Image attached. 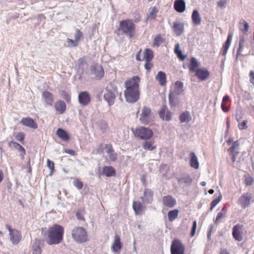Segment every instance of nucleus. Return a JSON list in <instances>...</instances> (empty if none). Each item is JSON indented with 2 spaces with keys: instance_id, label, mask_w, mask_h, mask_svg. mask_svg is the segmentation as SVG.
Here are the masks:
<instances>
[{
  "instance_id": "f257e3e1",
  "label": "nucleus",
  "mask_w": 254,
  "mask_h": 254,
  "mask_svg": "<svg viewBox=\"0 0 254 254\" xmlns=\"http://www.w3.org/2000/svg\"><path fill=\"white\" fill-rule=\"evenodd\" d=\"M64 228L63 226L55 224L50 227L45 233L46 243L49 245L59 244L63 240Z\"/></svg>"
},
{
  "instance_id": "f03ea898",
  "label": "nucleus",
  "mask_w": 254,
  "mask_h": 254,
  "mask_svg": "<svg viewBox=\"0 0 254 254\" xmlns=\"http://www.w3.org/2000/svg\"><path fill=\"white\" fill-rule=\"evenodd\" d=\"M120 29L129 39L133 37L135 35V25L130 20L121 21L120 22Z\"/></svg>"
},
{
  "instance_id": "7ed1b4c3",
  "label": "nucleus",
  "mask_w": 254,
  "mask_h": 254,
  "mask_svg": "<svg viewBox=\"0 0 254 254\" xmlns=\"http://www.w3.org/2000/svg\"><path fill=\"white\" fill-rule=\"evenodd\" d=\"M73 239L78 243H83L88 240V236L86 230L82 227L74 228L71 232Z\"/></svg>"
},
{
  "instance_id": "20e7f679",
  "label": "nucleus",
  "mask_w": 254,
  "mask_h": 254,
  "mask_svg": "<svg viewBox=\"0 0 254 254\" xmlns=\"http://www.w3.org/2000/svg\"><path fill=\"white\" fill-rule=\"evenodd\" d=\"M134 133L135 136L143 140L149 139L153 135V132L151 129L144 127L137 128Z\"/></svg>"
},
{
  "instance_id": "39448f33",
  "label": "nucleus",
  "mask_w": 254,
  "mask_h": 254,
  "mask_svg": "<svg viewBox=\"0 0 254 254\" xmlns=\"http://www.w3.org/2000/svg\"><path fill=\"white\" fill-rule=\"evenodd\" d=\"M5 227L9 231L10 240L12 244L17 245L19 244L22 239L21 232L17 229H12L8 224H6Z\"/></svg>"
},
{
  "instance_id": "423d86ee",
  "label": "nucleus",
  "mask_w": 254,
  "mask_h": 254,
  "mask_svg": "<svg viewBox=\"0 0 254 254\" xmlns=\"http://www.w3.org/2000/svg\"><path fill=\"white\" fill-rule=\"evenodd\" d=\"M118 94L117 87H113L112 89L107 88L104 94V99L107 102L109 106L113 105L115 103V100Z\"/></svg>"
},
{
  "instance_id": "0eeeda50",
  "label": "nucleus",
  "mask_w": 254,
  "mask_h": 254,
  "mask_svg": "<svg viewBox=\"0 0 254 254\" xmlns=\"http://www.w3.org/2000/svg\"><path fill=\"white\" fill-rule=\"evenodd\" d=\"M254 202L253 194L249 192H245L239 197L238 202L243 208L248 207L252 203Z\"/></svg>"
},
{
  "instance_id": "6e6552de",
  "label": "nucleus",
  "mask_w": 254,
  "mask_h": 254,
  "mask_svg": "<svg viewBox=\"0 0 254 254\" xmlns=\"http://www.w3.org/2000/svg\"><path fill=\"white\" fill-rule=\"evenodd\" d=\"M140 78L138 76H134L126 80L125 82V90L139 91Z\"/></svg>"
},
{
  "instance_id": "1a4fd4ad",
  "label": "nucleus",
  "mask_w": 254,
  "mask_h": 254,
  "mask_svg": "<svg viewBox=\"0 0 254 254\" xmlns=\"http://www.w3.org/2000/svg\"><path fill=\"white\" fill-rule=\"evenodd\" d=\"M170 250L171 254H184L185 246L180 240L176 239L173 241Z\"/></svg>"
},
{
  "instance_id": "9d476101",
  "label": "nucleus",
  "mask_w": 254,
  "mask_h": 254,
  "mask_svg": "<svg viewBox=\"0 0 254 254\" xmlns=\"http://www.w3.org/2000/svg\"><path fill=\"white\" fill-rule=\"evenodd\" d=\"M139 91L125 90V96L126 101L129 103H134L139 99Z\"/></svg>"
},
{
  "instance_id": "9b49d317",
  "label": "nucleus",
  "mask_w": 254,
  "mask_h": 254,
  "mask_svg": "<svg viewBox=\"0 0 254 254\" xmlns=\"http://www.w3.org/2000/svg\"><path fill=\"white\" fill-rule=\"evenodd\" d=\"M176 178L180 186L184 185L185 187L190 186L193 181V179L187 173H182L177 175Z\"/></svg>"
},
{
  "instance_id": "f8f14e48",
  "label": "nucleus",
  "mask_w": 254,
  "mask_h": 254,
  "mask_svg": "<svg viewBox=\"0 0 254 254\" xmlns=\"http://www.w3.org/2000/svg\"><path fill=\"white\" fill-rule=\"evenodd\" d=\"M78 102L82 106H86L91 101V97L87 91H81L78 94Z\"/></svg>"
},
{
  "instance_id": "ddd939ff",
  "label": "nucleus",
  "mask_w": 254,
  "mask_h": 254,
  "mask_svg": "<svg viewBox=\"0 0 254 254\" xmlns=\"http://www.w3.org/2000/svg\"><path fill=\"white\" fill-rule=\"evenodd\" d=\"M160 118L166 121H169L172 119V113L169 111L166 105H163L159 112Z\"/></svg>"
},
{
  "instance_id": "4468645a",
  "label": "nucleus",
  "mask_w": 254,
  "mask_h": 254,
  "mask_svg": "<svg viewBox=\"0 0 254 254\" xmlns=\"http://www.w3.org/2000/svg\"><path fill=\"white\" fill-rule=\"evenodd\" d=\"M151 113V109L146 106L143 107L139 120L142 124L148 125L149 123V115Z\"/></svg>"
},
{
  "instance_id": "2eb2a0df",
  "label": "nucleus",
  "mask_w": 254,
  "mask_h": 254,
  "mask_svg": "<svg viewBox=\"0 0 254 254\" xmlns=\"http://www.w3.org/2000/svg\"><path fill=\"white\" fill-rule=\"evenodd\" d=\"M140 198L144 204L151 203L153 200V191L149 189H145L143 191V195Z\"/></svg>"
},
{
  "instance_id": "dca6fc26",
  "label": "nucleus",
  "mask_w": 254,
  "mask_h": 254,
  "mask_svg": "<svg viewBox=\"0 0 254 254\" xmlns=\"http://www.w3.org/2000/svg\"><path fill=\"white\" fill-rule=\"evenodd\" d=\"M92 74L95 76L97 79H101L104 75V70L102 66L99 65H93L91 67Z\"/></svg>"
},
{
  "instance_id": "f3484780",
  "label": "nucleus",
  "mask_w": 254,
  "mask_h": 254,
  "mask_svg": "<svg viewBox=\"0 0 254 254\" xmlns=\"http://www.w3.org/2000/svg\"><path fill=\"white\" fill-rule=\"evenodd\" d=\"M162 202L165 206L169 208L174 207L177 203L176 199L170 195L163 196Z\"/></svg>"
},
{
  "instance_id": "a211bd4d",
  "label": "nucleus",
  "mask_w": 254,
  "mask_h": 254,
  "mask_svg": "<svg viewBox=\"0 0 254 254\" xmlns=\"http://www.w3.org/2000/svg\"><path fill=\"white\" fill-rule=\"evenodd\" d=\"M122 248L121 239L119 235L115 236L114 240L112 245V250L114 253L119 254Z\"/></svg>"
},
{
  "instance_id": "6ab92c4d",
  "label": "nucleus",
  "mask_w": 254,
  "mask_h": 254,
  "mask_svg": "<svg viewBox=\"0 0 254 254\" xmlns=\"http://www.w3.org/2000/svg\"><path fill=\"white\" fill-rule=\"evenodd\" d=\"M21 123L26 127H29L33 129H36L38 127L37 124L31 118H23L21 121Z\"/></svg>"
},
{
  "instance_id": "aec40b11",
  "label": "nucleus",
  "mask_w": 254,
  "mask_h": 254,
  "mask_svg": "<svg viewBox=\"0 0 254 254\" xmlns=\"http://www.w3.org/2000/svg\"><path fill=\"white\" fill-rule=\"evenodd\" d=\"M196 76L201 80H205L210 75V72L206 69H198L195 71Z\"/></svg>"
},
{
  "instance_id": "412c9836",
  "label": "nucleus",
  "mask_w": 254,
  "mask_h": 254,
  "mask_svg": "<svg viewBox=\"0 0 254 254\" xmlns=\"http://www.w3.org/2000/svg\"><path fill=\"white\" fill-rule=\"evenodd\" d=\"M132 208L136 214L141 215L145 209V206L139 201H133Z\"/></svg>"
},
{
  "instance_id": "4be33fe9",
  "label": "nucleus",
  "mask_w": 254,
  "mask_h": 254,
  "mask_svg": "<svg viewBox=\"0 0 254 254\" xmlns=\"http://www.w3.org/2000/svg\"><path fill=\"white\" fill-rule=\"evenodd\" d=\"M174 8L178 12H183L186 9V2L184 0H176L174 4Z\"/></svg>"
},
{
  "instance_id": "5701e85b",
  "label": "nucleus",
  "mask_w": 254,
  "mask_h": 254,
  "mask_svg": "<svg viewBox=\"0 0 254 254\" xmlns=\"http://www.w3.org/2000/svg\"><path fill=\"white\" fill-rule=\"evenodd\" d=\"M42 241L40 239H35L32 244L33 254H41L42 250L40 247Z\"/></svg>"
},
{
  "instance_id": "b1692460",
  "label": "nucleus",
  "mask_w": 254,
  "mask_h": 254,
  "mask_svg": "<svg viewBox=\"0 0 254 254\" xmlns=\"http://www.w3.org/2000/svg\"><path fill=\"white\" fill-rule=\"evenodd\" d=\"M173 29L176 35L179 36L184 32V24L178 22H174Z\"/></svg>"
},
{
  "instance_id": "393cba45",
  "label": "nucleus",
  "mask_w": 254,
  "mask_h": 254,
  "mask_svg": "<svg viewBox=\"0 0 254 254\" xmlns=\"http://www.w3.org/2000/svg\"><path fill=\"white\" fill-rule=\"evenodd\" d=\"M42 96L47 105H52L54 102V97L52 93L48 91H45L43 92Z\"/></svg>"
},
{
  "instance_id": "a878e982",
  "label": "nucleus",
  "mask_w": 254,
  "mask_h": 254,
  "mask_svg": "<svg viewBox=\"0 0 254 254\" xmlns=\"http://www.w3.org/2000/svg\"><path fill=\"white\" fill-rule=\"evenodd\" d=\"M184 84L181 81H177L174 84V90L172 91H170L171 93L177 95H180L184 92Z\"/></svg>"
},
{
  "instance_id": "bb28decb",
  "label": "nucleus",
  "mask_w": 254,
  "mask_h": 254,
  "mask_svg": "<svg viewBox=\"0 0 254 254\" xmlns=\"http://www.w3.org/2000/svg\"><path fill=\"white\" fill-rule=\"evenodd\" d=\"M66 107V104L64 101L60 100L55 104L56 111L60 114H63L65 112Z\"/></svg>"
},
{
  "instance_id": "cd10ccee",
  "label": "nucleus",
  "mask_w": 254,
  "mask_h": 254,
  "mask_svg": "<svg viewBox=\"0 0 254 254\" xmlns=\"http://www.w3.org/2000/svg\"><path fill=\"white\" fill-rule=\"evenodd\" d=\"M232 35L231 34H229L227 37V40L226 42H225L224 45L223 46L221 54L223 56H225V55L227 54V52L228 51V50L229 49L231 42L232 41Z\"/></svg>"
},
{
  "instance_id": "c85d7f7f",
  "label": "nucleus",
  "mask_w": 254,
  "mask_h": 254,
  "mask_svg": "<svg viewBox=\"0 0 254 254\" xmlns=\"http://www.w3.org/2000/svg\"><path fill=\"white\" fill-rule=\"evenodd\" d=\"M191 19L192 23L195 25H199L201 23V19L197 9H194L191 14Z\"/></svg>"
},
{
  "instance_id": "c756f323",
  "label": "nucleus",
  "mask_w": 254,
  "mask_h": 254,
  "mask_svg": "<svg viewBox=\"0 0 254 254\" xmlns=\"http://www.w3.org/2000/svg\"><path fill=\"white\" fill-rule=\"evenodd\" d=\"M56 134L57 136L63 141H66L69 139L68 134L64 129L61 128H58L57 130Z\"/></svg>"
},
{
  "instance_id": "7c9ffc66",
  "label": "nucleus",
  "mask_w": 254,
  "mask_h": 254,
  "mask_svg": "<svg viewBox=\"0 0 254 254\" xmlns=\"http://www.w3.org/2000/svg\"><path fill=\"white\" fill-rule=\"evenodd\" d=\"M154 57V53L152 50L149 48L145 49L143 53V60L145 62H150Z\"/></svg>"
},
{
  "instance_id": "2f4dec72",
  "label": "nucleus",
  "mask_w": 254,
  "mask_h": 254,
  "mask_svg": "<svg viewBox=\"0 0 254 254\" xmlns=\"http://www.w3.org/2000/svg\"><path fill=\"white\" fill-rule=\"evenodd\" d=\"M178 96V95L174 94L173 93H169V102L171 107H175L179 104V101Z\"/></svg>"
},
{
  "instance_id": "473e14b6",
  "label": "nucleus",
  "mask_w": 254,
  "mask_h": 254,
  "mask_svg": "<svg viewBox=\"0 0 254 254\" xmlns=\"http://www.w3.org/2000/svg\"><path fill=\"white\" fill-rule=\"evenodd\" d=\"M190 166L195 169H197L199 168V163L197 157L193 152L190 153Z\"/></svg>"
},
{
  "instance_id": "72a5a7b5",
  "label": "nucleus",
  "mask_w": 254,
  "mask_h": 254,
  "mask_svg": "<svg viewBox=\"0 0 254 254\" xmlns=\"http://www.w3.org/2000/svg\"><path fill=\"white\" fill-rule=\"evenodd\" d=\"M156 79L161 86H164L166 83V73L162 71H159L156 76Z\"/></svg>"
},
{
  "instance_id": "f704fd0d",
  "label": "nucleus",
  "mask_w": 254,
  "mask_h": 254,
  "mask_svg": "<svg viewBox=\"0 0 254 254\" xmlns=\"http://www.w3.org/2000/svg\"><path fill=\"white\" fill-rule=\"evenodd\" d=\"M103 174L106 177H110L116 175V171L112 166H105L103 168Z\"/></svg>"
},
{
  "instance_id": "c9c22d12",
  "label": "nucleus",
  "mask_w": 254,
  "mask_h": 254,
  "mask_svg": "<svg viewBox=\"0 0 254 254\" xmlns=\"http://www.w3.org/2000/svg\"><path fill=\"white\" fill-rule=\"evenodd\" d=\"M239 229L240 226L239 225H235L232 229L233 237L238 241H241L242 240V236L239 232Z\"/></svg>"
},
{
  "instance_id": "e433bc0d",
  "label": "nucleus",
  "mask_w": 254,
  "mask_h": 254,
  "mask_svg": "<svg viewBox=\"0 0 254 254\" xmlns=\"http://www.w3.org/2000/svg\"><path fill=\"white\" fill-rule=\"evenodd\" d=\"M227 213V208L224 206L221 210L220 212L217 213V216L215 220V224L217 225L219 223L221 219L224 218Z\"/></svg>"
},
{
  "instance_id": "4c0bfd02",
  "label": "nucleus",
  "mask_w": 254,
  "mask_h": 254,
  "mask_svg": "<svg viewBox=\"0 0 254 254\" xmlns=\"http://www.w3.org/2000/svg\"><path fill=\"white\" fill-rule=\"evenodd\" d=\"M239 25V28L243 34L247 35L249 27V24L244 19H242L240 20Z\"/></svg>"
},
{
  "instance_id": "58836bf2",
  "label": "nucleus",
  "mask_w": 254,
  "mask_h": 254,
  "mask_svg": "<svg viewBox=\"0 0 254 254\" xmlns=\"http://www.w3.org/2000/svg\"><path fill=\"white\" fill-rule=\"evenodd\" d=\"M199 65L196 58L191 57L190 59V64L189 66L190 70L192 72H195L196 68Z\"/></svg>"
},
{
  "instance_id": "ea45409f",
  "label": "nucleus",
  "mask_w": 254,
  "mask_h": 254,
  "mask_svg": "<svg viewBox=\"0 0 254 254\" xmlns=\"http://www.w3.org/2000/svg\"><path fill=\"white\" fill-rule=\"evenodd\" d=\"M179 119L181 123H188L191 120V118L189 112L186 111L180 115Z\"/></svg>"
},
{
  "instance_id": "a19ab883",
  "label": "nucleus",
  "mask_w": 254,
  "mask_h": 254,
  "mask_svg": "<svg viewBox=\"0 0 254 254\" xmlns=\"http://www.w3.org/2000/svg\"><path fill=\"white\" fill-rule=\"evenodd\" d=\"M153 144V141H145L142 143V147L145 150L152 151L156 148V146Z\"/></svg>"
},
{
  "instance_id": "79ce46f5",
  "label": "nucleus",
  "mask_w": 254,
  "mask_h": 254,
  "mask_svg": "<svg viewBox=\"0 0 254 254\" xmlns=\"http://www.w3.org/2000/svg\"><path fill=\"white\" fill-rule=\"evenodd\" d=\"M179 214V210L177 209L170 210L168 213V217L169 221H173L176 219Z\"/></svg>"
},
{
  "instance_id": "37998d69",
  "label": "nucleus",
  "mask_w": 254,
  "mask_h": 254,
  "mask_svg": "<svg viewBox=\"0 0 254 254\" xmlns=\"http://www.w3.org/2000/svg\"><path fill=\"white\" fill-rule=\"evenodd\" d=\"M174 52L177 55L178 58L182 61L185 60L186 58V55H184L181 50L179 49V44H177L175 45Z\"/></svg>"
},
{
  "instance_id": "c03bdc74",
  "label": "nucleus",
  "mask_w": 254,
  "mask_h": 254,
  "mask_svg": "<svg viewBox=\"0 0 254 254\" xmlns=\"http://www.w3.org/2000/svg\"><path fill=\"white\" fill-rule=\"evenodd\" d=\"M245 43V39L243 36H240L239 42V48L237 51L236 54V60L238 59V57L239 55H240L241 52L242 51L244 48V45Z\"/></svg>"
},
{
  "instance_id": "a18cd8bd",
  "label": "nucleus",
  "mask_w": 254,
  "mask_h": 254,
  "mask_svg": "<svg viewBox=\"0 0 254 254\" xmlns=\"http://www.w3.org/2000/svg\"><path fill=\"white\" fill-rule=\"evenodd\" d=\"M164 42V40L161 36L160 34H158L154 38L153 40V46L154 47H159L161 44L163 43Z\"/></svg>"
},
{
  "instance_id": "49530a36",
  "label": "nucleus",
  "mask_w": 254,
  "mask_h": 254,
  "mask_svg": "<svg viewBox=\"0 0 254 254\" xmlns=\"http://www.w3.org/2000/svg\"><path fill=\"white\" fill-rule=\"evenodd\" d=\"M9 145L10 146L13 147L14 148H15L16 149H17V150L22 153H24L25 152V149H24V148L19 143L16 142L11 141L9 142Z\"/></svg>"
},
{
  "instance_id": "de8ad7c7",
  "label": "nucleus",
  "mask_w": 254,
  "mask_h": 254,
  "mask_svg": "<svg viewBox=\"0 0 254 254\" xmlns=\"http://www.w3.org/2000/svg\"><path fill=\"white\" fill-rule=\"evenodd\" d=\"M85 214V209L84 208H80L78 209L76 213V218L79 220L84 221L85 218L84 215Z\"/></svg>"
},
{
  "instance_id": "09e8293b",
  "label": "nucleus",
  "mask_w": 254,
  "mask_h": 254,
  "mask_svg": "<svg viewBox=\"0 0 254 254\" xmlns=\"http://www.w3.org/2000/svg\"><path fill=\"white\" fill-rule=\"evenodd\" d=\"M221 199L222 195L220 193L217 198L211 201L210 205V209L211 211H212L215 206L221 201Z\"/></svg>"
},
{
  "instance_id": "8fccbe9b",
  "label": "nucleus",
  "mask_w": 254,
  "mask_h": 254,
  "mask_svg": "<svg viewBox=\"0 0 254 254\" xmlns=\"http://www.w3.org/2000/svg\"><path fill=\"white\" fill-rule=\"evenodd\" d=\"M83 37V33L78 29H76L74 34V40L79 42L80 40Z\"/></svg>"
},
{
  "instance_id": "3c124183",
  "label": "nucleus",
  "mask_w": 254,
  "mask_h": 254,
  "mask_svg": "<svg viewBox=\"0 0 254 254\" xmlns=\"http://www.w3.org/2000/svg\"><path fill=\"white\" fill-rule=\"evenodd\" d=\"M245 182L246 186H251L254 183V179L249 175H245Z\"/></svg>"
},
{
  "instance_id": "603ef678",
  "label": "nucleus",
  "mask_w": 254,
  "mask_h": 254,
  "mask_svg": "<svg viewBox=\"0 0 254 254\" xmlns=\"http://www.w3.org/2000/svg\"><path fill=\"white\" fill-rule=\"evenodd\" d=\"M67 43L68 44V45L70 47H76L78 45V42L76 41L75 40H72L69 38L67 39L66 40Z\"/></svg>"
},
{
  "instance_id": "864d4df0",
  "label": "nucleus",
  "mask_w": 254,
  "mask_h": 254,
  "mask_svg": "<svg viewBox=\"0 0 254 254\" xmlns=\"http://www.w3.org/2000/svg\"><path fill=\"white\" fill-rule=\"evenodd\" d=\"M239 145V143L238 142V141H236L235 142H233L232 145L231 146V147H230L228 149V151L230 153H234V150L237 148Z\"/></svg>"
},
{
  "instance_id": "5fc2aeb1",
  "label": "nucleus",
  "mask_w": 254,
  "mask_h": 254,
  "mask_svg": "<svg viewBox=\"0 0 254 254\" xmlns=\"http://www.w3.org/2000/svg\"><path fill=\"white\" fill-rule=\"evenodd\" d=\"M15 138L17 141L23 142L25 138V134L22 132H19L16 134Z\"/></svg>"
},
{
  "instance_id": "6e6d98bb",
  "label": "nucleus",
  "mask_w": 254,
  "mask_h": 254,
  "mask_svg": "<svg viewBox=\"0 0 254 254\" xmlns=\"http://www.w3.org/2000/svg\"><path fill=\"white\" fill-rule=\"evenodd\" d=\"M197 226V222L196 220L193 221L192 226L191 230L190 236H193L195 234L196 229Z\"/></svg>"
},
{
  "instance_id": "4d7b16f0",
  "label": "nucleus",
  "mask_w": 254,
  "mask_h": 254,
  "mask_svg": "<svg viewBox=\"0 0 254 254\" xmlns=\"http://www.w3.org/2000/svg\"><path fill=\"white\" fill-rule=\"evenodd\" d=\"M74 185L79 190H81L83 186V183L80 181H79L78 180H77L74 183Z\"/></svg>"
},
{
  "instance_id": "13d9d810",
  "label": "nucleus",
  "mask_w": 254,
  "mask_h": 254,
  "mask_svg": "<svg viewBox=\"0 0 254 254\" xmlns=\"http://www.w3.org/2000/svg\"><path fill=\"white\" fill-rule=\"evenodd\" d=\"M248 121L244 120L241 124H239L238 127L240 129H246L248 128L247 125Z\"/></svg>"
},
{
  "instance_id": "bf43d9fd",
  "label": "nucleus",
  "mask_w": 254,
  "mask_h": 254,
  "mask_svg": "<svg viewBox=\"0 0 254 254\" xmlns=\"http://www.w3.org/2000/svg\"><path fill=\"white\" fill-rule=\"evenodd\" d=\"M47 166L51 170L52 173L54 170V163L50 159L47 160Z\"/></svg>"
},
{
  "instance_id": "052dcab7",
  "label": "nucleus",
  "mask_w": 254,
  "mask_h": 254,
  "mask_svg": "<svg viewBox=\"0 0 254 254\" xmlns=\"http://www.w3.org/2000/svg\"><path fill=\"white\" fill-rule=\"evenodd\" d=\"M149 10L150 17L154 18L156 16L157 13L158 12V10L155 7L150 8Z\"/></svg>"
},
{
  "instance_id": "680f3d73",
  "label": "nucleus",
  "mask_w": 254,
  "mask_h": 254,
  "mask_svg": "<svg viewBox=\"0 0 254 254\" xmlns=\"http://www.w3.org/2000/svg\"><path fill=\"white\" fill-rule=\"evenodd\" d=\"M109 156L110 159L113 161H115L117 159L118 155L116 153H115L114 152L109 154Z\"/></svg>"
},
{
  "instance_id": "e2e57ef3",
  "label": "nucleus",
  "mask_w": 254,
  "mask_h": 254,
  "mask_svg": "<svg viewBox=\"0 0 254 254\" xmlns=\"http://www.w3.org/2000/svg\"><path fill=\"white\" fill-rule=\"evenodd\" d=\"M227 3V0H220L218 2V6L221 8L226 7Z\"/></svg>"
},
{
  "instance_id": "0e129e2a",
  "label": "nucleus",
  "mask_w": 254,
  "mask_h": 254,
  "mask_svg": "<svg viewBox=\"0 0 254 254\" xmlns=\"http://www.w3.org/2000/svg\"><path fill=\"white\" fill-rule=\"evenodd\" d=\"M142 52V50L140 49L136 54L135 56V59L137 61H143L144 60H143V58H141V54Z\"/></svg>"
},
{
  "instance_id": "69168bd1",
  "label": "nucleus",
  "mask_w": 254,
  "mask_h": 254,
  "mask_svg": "<svg viewBox=\"0 0 254 254\" xmlns=\"http://www.w3.org/2000/svg\"><path fill=\"white\" fill-rule=\"evenodd\" d=\"M106 148L107 149V150L106 151L107 153L108 154V155L110 153H113L114 151V150L112 148V146L111 144H107L106 145Z\"/></svg>"
},
{
  "instance_id": "338daca9",
  "label": "nucleus",
  "mask_w": 254,
  "mask_h": 254,
  "mask_svg": "<svg viewBox=\"0 0 254 254\" xmlns=\"http://www.w3.org/2000/svg\"><path fill=\"white\" fill-rule=\"evenodd\" d=\"M250 81L254 86V71H251L249 74Z\"/></svg>"
},
{
  "instance_id": "774afa93",
  "label": "nucleus",
  "mask_w": 254,
  "mask_h": 254,
  "mask_svg": "<svg viewBox=\"0 0 254 254\" xmlns=\"http://www.w3.org/2000/svg\"><path fill=\"white\" fill-rule=\"evenodd\" d=\"M235 118L237 122L240 121L242 118L241 114L238 111H237L236 112Z\"/></svg>"
}]
</instances>
